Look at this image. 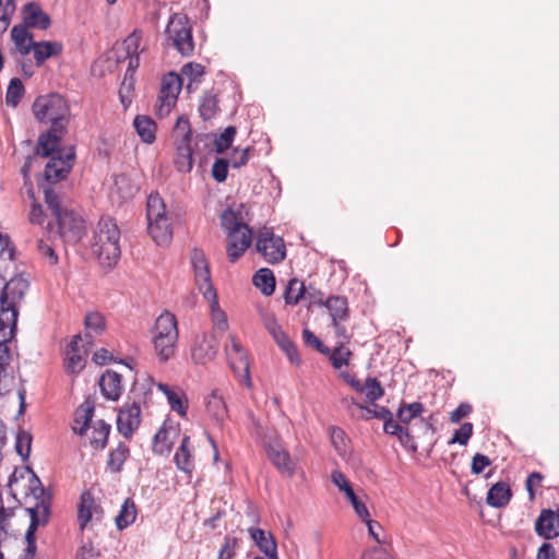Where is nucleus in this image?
<instances>
[{"label": "nucleus", "instance_id": "nucleus-1", "mask_svg": "<svg viewBox=\"0 0 559 559\" xmlns=\"http://www.w3.org/2000/svg\"><path fill=\"white\" fill-rule=\"evenodd\" d=\"M33 112L40 122L51 123V128L41 133L35 155L48 156L60 144L70 117L66 99L58 94L41 95L33 104Z\"/></svg>", "mask_w": 559, "mask_h": 559}, {"label": "nucleus", "instance_id": "nucleus-2", "mask_svg": "<svg viewBox=\"0 0 559 559\" xmlns=\"http://www.w3.org/2000/svg\"><path fill=\"white\" fill-rule=\"evenodd\" d=\"M45 202L57 221L56 234L68 243H76L85 234L83 217L72 209L69 200L52 189L44 188Z\"/></svg>", "mask_w": 559, "mask_h": 559}, {"label": "nucleus", "instance_id": "nucleus-3", "mask_svg": "<svg viewBox=\"0 0 559 559\" xmlns=\"http://www.w3.org/2000/svg\"><path fill=\"white\" fill-rule=\"evenodd\" d=\"M120 230L116 221L109 216L99 219L92 239V252L99 262L108 267L115 265L121 254Z\"/></svg>", "mask_w": 559, "mask_h": 559}, {"label": "nucleus", "instance_id": "nucleus-4", "mask_svg": "<svg viewBox=\"0 0 559 559\" xmlns=\"http://www.w3.org/2000/svg\"><path fill=\"white\" fill-rule=\"evenodd\" d=\"M29 490L36 498L37 502L34 507L27 508L31 516V523L25 534L27 547L25 549V558L31 559L36 552L35 532L39 526H45L50 518L51 497L46 495L40 479L32 473L29 479Z\"/></svg>", "mask_w": 559, "mask_h": 559}, {"label": "nucleus", "instance_id": "nucleus-5", "mask_svg": "<svg viewBox=\"0 0 559 559\" xmlns=\"http://www.w3.org/2000/svg\"><path fill=\"white\" fill-rule=\"evenodd\" d=\"M221 223L227 233V255L229 261L234 263L251 246L252 231L231 209L223 212Z\"/></svg>", "mask_w": 559, "mask_h": 559}, {"label": "nucleus", "instance_id": "nucleus-6", "mask_svg": "<svg viewBox=\"0 0 559 559\" xmlns=\"http://www.w3.org/2000/svg\"><path fill=\"white\" fill-rule=\"evenodd\" d=\"M178 337L176 317L168 311L163 312L152 329V344L159 361L165 362L175 355Z\"/></svg>", "mask_w": 559, "mask_h": 559}, {"label": "nucleus", "instance_id": "nucleus-7", "mask_svg": "<svg viewBox=\"0 0 559 559\" xmlns=\"http://www.w3.org/2000/svg\"><path fill=\"white\" fill-rule=\"evenodd\" d=\"M146 217L153 240L158 246L168 245L173 238L171 222L166 204L157 192L151 193L147 198Z\"/></svg>", "mask_w": 559, "mask_h": 559}, {"label": "nucleus", "instance_id": "nucleus-8", "mask_svg": "<svg viewBox=\"0 0 559 559\" xmlns=\"http://www.w3.org/2000/svg\"><path fill=\"white\" fill-rule=\"evenodd\" d=\"M17 309L1 305L0 308V396L8 392L3 385L7 379L5 367L9 365L10 350L7 343L11 341L16 329Z\"/></svg>", "mask_w": 559, "mask_h": 559}, {"label": "nucleus", "instance_id": "nucleus-9", "mask_svg": "<svg viewBox=\"0 0 559 559\" xmlns=\"http://www.w3.org/2000/svg\"><path fill=\"white\" fill-rule=\"evenodd\" d=\"M166 35L168 41H170L182 56H190L193 52L194 44L191 27L185 14L176 13L169 19Z\"/></svg>", "mask_w": 559, "mask_h": 559}, {"label": "nucleus", "instance_id": "nucleus-10", "mask_svg": "<svg viewBox=\"0 0 559 559\" xmlns=\"http://www.w3.org/2000/svg\"><path fill=\"white\" fill-rule=\"evenodd\" d=\"M182 85L181 76L175 72H169L163 76L155 105V112L159 118L168 116L174 109Z\"/></svg>", "mask_w": 559, "mask_h": 559}, {"label": "nucleus", "instance_id": "nucleus-11", "mask_svg": "<svg viewBox=\"0 0 559 559\" xmlns=\"http://www.w3.org/2000/svg\"><path fill=\"white\" fill-rule=\"evenodd\" d=\"M47 157L50 158L45 167V179L48 182H57L70 171L75 154L72 147L64 151L58 144Z\"/></svg>", "mask_w": 559, "mask_h": 559}, {"label": "nucleus", "instance_id": "nucleus-12", "mask_svg": "<svg viewBox=\"0 0 559 559\" xmlns=\"http://www.w3.org/2000/svg\"><path fill=\"white\" fill-rule=\"evenodd\" d=\"M225 353L239 382L251 388L252 382L250 379L248 357L243 347L234 335H229V343L225 346Z\"/></svg>", "mask_w": 559, "mask_h": 559}, {"label": "nucleus", "instance_id": "nucleus-13", "mask_svg": "<svg viewBox=\"0 0 559 559\" xmlns=\"http://www.w3.org/2000/svg\"><path fill=\"white\" fill-rule=\"evenodd\" d=\"M257 250L269 263H278L284 260L286 255L283 239L275 236L274 233L267 228L260 231L257 240Z\"/></svg>", "mask_w": 559, "mask_h": 559}, {"label": "nucleus", "instance_id": "nucleus-14", "mask_svg": "<svg viewBox=\"0 0 559 559\" xmlns=\"http://www.w3.org/2000/svg\"><path fill=\"white\" fill-rule=\"evenodd\" d=\"M191 264L194 270L195 282L203 295L213 298V284L211 280L209 262L202 250L194 248L191 252Z\"/></svg>", "mask_w": 559, "mask_h": 559}, {"label": "nucleus", "instance_id": "nucleus-15", "mask_svg": "<svg viewBox=\"0 0 559 559\" xmlns=\"http://www.w3.org/2000/svg\"><path fill=\"white\" fill-rule=\"evenodd\" d=\"M217 347L218 341L214 334H202L195 337L191 348V357L195 364L204 365L216 356Z\"/></svg>", "mask_w": 559, "mask_h": 559}, {"label": "nucleus", "instance_id": "nucleus-16", "mask_svg": "<svg viewBox=\"0 0 559 559\" xmlns=\"http://www.w3.org/2000/svg\"><path fill=\"white\" fill-rule=\"evenodd\" d=\"M141 423V408L138 402L124 405L117 418V428L126 438H130Z\"/></svg>", "mask_w": 559, "mask_h": 559}, {"label": "nucleus", "instance_id": "nucleus-17", "mask_svg": "<svg viewBox=\"0 0 559 559\" xmlns=\"http://www.w3.org/2000/svg\"><path fill=\"white\" fill-rule=\"evenodd\" d=\"M331 480L340 491L344 492L345 497L352 503L356 514L361 520H366L369 516V511L366 504L356 496L346 476L340 471H333L331 474Z\"/></svg>", "mask_w": 559, "mask_h": 559}, {"label": "nucleus", "instance_id": "nucleus-18", "mask_svg": "<svg viewBox=\"0 0 559 559\" xmlns=\"http://www.w3.org/2000/svg\"><path fill=\"white\" fill-rule=\"evenodd\" d=\"M267 456L275 465V467L286 476H293L295 473V464L290 459L289 453L283 448L281 442H265L264 443Z\"/></svg>", "mask_w": 559, "mask_h": 559}, {"label": "nucleus", "instance_id": "nucleus-19", "mask_svg": "<svg viewBox=\"0 0 559 559\" xmlns=\"http://www.w3.org/2000/svg\"><path fill=\"white\" fill-rule=\"evenodd\" d=\"M28 289V282L23 276H15L2 286L0 305L16 308V304Z\"/></svg>", "mask_w": 559, "mask_h": 559}, {"label": "nucleus", "instance_id": "nucleus-20", "mask_svg": "<svg viewBox=\"0 0 559 559\" xmlns=\"http://www.w3.org/2000/svg\"><path fill=\"white\" fill-rule=\"evenodd\" d=\"M80 342H83L81 335H75L66 350L64 367L69 373H78L85 366V355L87 349L80 347Z\"/></svg>", "mask_w": 559, "mask_h": 559}, {"label": "nucleus", "instance_id": "nucleus-21", "mask_svg": "<svg viewBox=\"0 0 559 559\" xmlns=\"http://www.w3.org/2000/svg\"><path fill=\"white\" fill-rule=\"evenodd\" d=\"M535 532L545 539L559 536V510H542L535 522Z\"/></svg>", "mask_w": 559, "mask_h": 559}, {"label": "nucleus", "instance_id": "nucleus-22", "mask_svg": "<svg viewBox=\"0 0 559 559\" xmlns=\"http://www.w3.org/2000/svg\"><path fill=\"white\" fill-rule=\"evenodd\" d=\"M23 25L26 27L47 29L50 25V17L36 2L26 3L22 10Z\"/></svg>", "mask_w": 559, "mask_h": 559}, {"label": "nucleus", "instance_id": "nucleus-23", "mask_svg": "<svg viewBox=\"0 0 559 559\" xmlns=\"http://www.w3.org/2000/svg\"><path fill=\"white\" fill-rule=\"evenodd\" d=\"M248 533L258 548L269 559H280L277 555V544L272 533L255 527H249Z\"/></svg>", "mask_w": 559, "mask_h": 559}, {"label": "nucleus", "instance_id": "nucleus-24", "mask_svg": "<svg viewBox=\"0 0 559 559\" xmlns=\"http://www.w3.org/2000/svg\"><path fill=\"white\" fill-rule=\"evenodd\" d=\"M178 437L174 426H163L154 436L153 451L158 455L168 454Z\"/></svg>", "mask_w": 559, "mask_h": 559}, {"label": "nucleus", "instance_id": "nucleus-25", "mask_svg": "<svg viewBox=\"0 0 559 559\" xmlns=\"http://www.w3.org/2000/svg\"><path fill=\"white\" fill-rule=\"evenodd\" d=\"M103 514L102 509L95 503V500L88 492L81 496V503L79 508V523L80 528L84 530L88 522L100 520Z\"/></svg>", "mask_w": 559, "mask_h": 559}, {"label": "nucleus", "instance_id": "nucleus-26", "mask_svg": "<svg viewBox=\"0 0 559 559\" xmlns=\"http://www.w3.org/2000/svg\"><path fill=\"white\" fill-rule=\"evenodd\" d=\"M99 386L107 400L117 401L122 393L121 376L112 370H107L99 379Z\"/></svg>", "mask_w": 559, "mask_h": 559}, {"label": "nucleus", "instance_id": "nucleus-27", "mask_svg": "<svg viewBox=\"0 0 559 559\" xmlns=\"http://www.w3.org/2000/svg\"><path fill=\"white\" fill-rule=\"evenodd\" d=\"M32 50L36 66L40 67L47 59L59 56L62 45L58 41H35Z\"/></svg>", "mask_w": 559, "mask_h": 559}, {"label": "nucleus", "instance_id": "nucleus-28", "mask_svg": "<svg viewBox=\"0 0 559 559\" xmlns=\"http://www.w3.org/2000/svg\"><path fill=\"white\" fill-rule=\"evenodd\" d=\"M206 411L216 423H223L227 418V406L219 390H213L207 396Z\"/></svg>", "mask_w": 559, "mask_h": 559}, {"label": "nucleus", "instance_id": "nucleus-29", "mask_svg": "<svg viewBox=\"0 0 559 559\" xmlns=\"http://www.w3.org/2000/svg\"><path fill=\"white\" fill-rule=\"evenodd\" d=\"M512 492L507 483L498 481L489 490L486 502L493 508H503L511 500Z\"/></svg>", "mask_w": 559, "mask_h": 559}, {"label": "nucleus", "instance_id": "nucleus-30", "mask_svg": "<svg viewBox=\"0 0 559 559\" xmlns=\"http://www.w3.org/2000/svg\"><path fill=\"white\" fill-rule=\"evenodd\" d=\"M11 38L17 51L23 56L28 55L35 44L33 35L28 32V27L23 24L13 26L11 29Z\"/></svg>", "mask_w": 559, "mask_h": 559}, {"label": "nucleus", "instance_id": "nucleus-31", "mask_svg": "<svg viewBox=\"0 0 559 559\" xmlns=\"http://www.w3.org/2000/svg\"><path fill=\"white\" fill-rule=\"evenodd\" d=\"M323 305L332 319V322L336 321H346L349 316L348 302L347 299L340 296H332L328 298L325 301H322Z\"/></svg>", "mask_w": 559, "mask_h": 559}, {"label": "nucleus", "instance_id": "nucleus-32", "mask_svg": "<svg viewBox=\"0 0 559 559\" xmlns=\"http://www.w3.org/2000/svg\"><path fill=\"white\" fill-rule=\"evenodd\" d=\"M175 463L177 467L185 473H191L194 468V461L190 448V438L188 436L182 438L181 443L175 453Z\"/></svg>", "mask_w": 559, "mask_h": 559}, {"label": "nucleus", "instance_id": "nucleus-33", "mask_svg": "<svg viewBox=\"0 0 559 559\" xmlns=\"http://www.w3.org/2000/svg\"><path fill=\"white\" fill-rule=\"evenodd\" d=\"M182 84L187 81L186 88L189 93L193 92L200 84L204 75V67L200 63L189 62L181 69Z\"/></svg>", "mask_w": 559, "mask_h": 559}, {"label": "nucleus", "instance_id": "nucleus-34", "mask_svg": "<svg viewBox=\"0 0 559 559\" xmlns=\"http://www.w3.org/2000/svg\"><path fill=\"white\" fill-rule=\"evenodd\" d=\"M133 126L136 133L145 143H153L156 138V123L147 116H136Z\"/></svg>", "mask_w": 559, "mask_h": 559}, {"label": "nucleus", "instance_id": "nucleus-35", "mask_svg": "<svg viewBox=\"0 0 559 559\" xmlns=\"http://www.w3.org/2000/svg\"><path fill=\"white\" fill-rule=\"evenodd\" d=\"M94 407L90 403L82 404L75 412L72 429L78 435H84L90 429Z\"/></svg>", "mask_w": 559, "mask_h": 559}, {"label": "nucleus", "instance_id": "nucleus-36", "mask_svg": "<svg viewBox=\"0 0 559 559\" xmlns=\"http://www.w3.org/2000/svg\"><path fill=\"white\" fill-rule=\"evenodd\" d=\"M114 189L123 200L131 199L139 191L138 185L126 174L115 177Z\"/></svg>", "mask_w": 559, "mask_h": 559}, {"label": "nucleus", "instance_id": "nucleus-37", "mask_svg": "<svg viewBox=\"0 0 559 559\" xmlns=\"http://www.w3.org/2000/svg\"><path fill=\"white\" fill-rule=\"evenodd\" d=\"M90 443L95 449H104L110 432V426L104 420H97L91 427Z\"/></svg>", "mask_w": 559, "mask_h": 559}, {"label": "nucleus", "instance_id": "nucleus-38", "mask_svg": "<svg viewBox=\"0 0 559 559\" xmlns=\"http://www.w3.org/2000/svg\"><path fill=\"white\" fill-rule=\"evenodd\" d=\"M192 131L188 118L178 117L173 129L174 145L191 144Z\"/></svg>", "mask_w": 559, "mask_h": 559}, {"label": "nucleus", "instance_id": "nucleus-39", "mask_svg": "<svg viewBox=\"0 0 559 559\" xmlns=\"http://www.w3.org/2000/svg\"><path fill=\"white\" fill-rule=\"evenodd\" d=\"M204 298L210 302L211 316L214 326L221 332H225L228 329V321L226 313L219 308L216 290H213V298L210 295H203Z\"/></svg>", "mask_w": 559, "mask_h": 559}, {"label": "nucleus", "instance_id": "nucleus-40", "mask_svg": "<svg viewBox=\"0 0 559 559\" xmlns=\"http://www.w3.org/2000/svg\"><path fill=\"white\" fill-rule=\"evenodd\" d=\"M253 284L265 296H270L275 290V277L270 269H260L253 276Z\"/></svg>", "mask_w": 559, "mask_h": 559}, {"label": "nucleus", "instance_id": "nucleus-41", "mask_svg": "<svg viewBox=\"0 0 559 559\" xmlns=\"http://www.w3.org/2000/svg\"><path fill=\"white\" fill-rule=\"evenodd\" d=\"M85 328L87 333L84 335L87 345L93 344L92 333L99 334L105 328V319L99 312H91L85 317Z\"/></svg>", "mask_w": 559, "mask_h": 559}, {"label": "nucleus", "instance_id": "nucleus-42", "mask_svg": "<svg viewBox=\"0 0 559 559\" xmlns=\"http://www.w3.org/2000/svg\"><path fill=\"white\" fill-rule=\"evenodd\" d=\"M136 519L135 503L131 499H126L121 509L116 516V525L119 530H123L131 525Z\"/></svg>", "mask_w": 559, "mask_h": 559}, {"label": "nucleus", "instance_id": "nucleus-43", "mask_svg": "<svg viewBox=\"0 0 559 559\" xmlns=\"http://www.w3.org/2000/svg\"><path fill=\"white\" fill-rule=\"evenodd\" d=\"M129 456V448L119 443L118 447L110 451L107 460V468L111 473H119Z\"/></svg>", "mask_w": 559, "mask_h": 559}, {"label": "nucleus", "instance_id": "nucleus-44", "mask_svg": "<svg viewBox=\"0 0 559 559\" xmlns=\"http://www.w3.org/2000/svg\"><path fill=\"white\" fill-rule=\"evenodd\" d=\"M175 165L181 173H189L193 167L191 144L176 145Z\"/></svg>", "mask_w": 559, "mask_h": 559}, {"label": "nucleus", "instance_id": "nucleus-45", "mask_svg": "<svg viewBox=\"0 0 559 559\" xmlns=\"http://www.w3.org/2000/svg\"><path fill=\"white\" fill-rule=\"evenodd\" d=\"M218 111L217 96L211 92L205 93L200 100L199 112L203 120H211Z\"/></svg>", "mask_w": 559, "mask_h": 559}, {"label": "nucleus", "instance_id": "nucleus-46", "mask_svg": "<svg viewBox=\"0 0 559 559\" xmlns=\"http://www.w3.org/2000/svg\"><path fill=\"white\" fill-rule=\"evenodd\" d=\"M305 294V285L302 282L297 278H293L289 281L286 292H285V302L287 305H296L302 298Z\"/></svg>", "mask_w": 559, "mask_h": 559}, {"label": "nucleus", "instance_id": "nucleus-47", "mask_svg": "<svg viewBox=\"0 0 559 559\" xmlns=\"http://www.w3.org/2000/svg\"><path fill=\"white\" fill-rule=\"evenodd\" d=\"M24 94V86L22 81L17 78H14L10 81L7 94H5V103L8 106L16 107L20 103L22 96Z\"/></svg>", "mask_w": 559, "mask_h": 559}, {"label": "nucleus", "instance_id": "nucleus-48", "mask_svg": "<svg viewBox=\"0 0 559 559\" xmlns=\"http://www.w3.org/2000/svg\"><path fill=\"white\" fill-rule=\"evenodd\" d=\"M424 412V406L419 402H414L411 404H404L400 407L397 412V417L401 423L408 424L414 418L420 416Z\"/></svg>", "mask_w": 559, "mask_h": 559}, {"label": "nucleus", "instance_id": "nucleus-49", "mask_svg": "<svg viewBox=\"0 0 559 559\" xmlns=\"http://www.w3.org/2000/svg\"><path fill=\"white\" fill-rule=\"evenodd\" d=\"M15 12V0H0V34H3Z\"/></svg>", "mask_w": 559, "mask_h": 559}, {"label": "nucleus", "instance_id": "nucleus-50", "mask_svg": "<svg viewBox=\"0 0 559 559\" xmlns=\"http://www.w3.org/2000/svg\"><path fill=\"white\" fill-rule=\"evenodd\" d=\"M350 355V350L345 346V344H343V342H340L330 355L332 366L335 369H341L342 367L347 366Z\"/></svg>", "mask_w": 559, "mask_h": 559}, {"label": "nucleus", "instance_id": "nucleus-51", "mask_svg": "<svg viewBox=\"0 0 559 559\" xmlns=\"http://www.w3.org/2000/svg\"><path fill=\"white\" fill-rule=\"evenodd\" d=\"M274 341L283 349V352L287 355L288 359L292 362L298 364L300 361L298 350L295 344L288 338V336L285 333L281 334Z\"/></svg>", "mask_w": 559, "mask_h": 559}, {"label": "nucleus", "instance_id": "nucleus-52", "mask_svg": "<svg viewBox=\"0 0 559 559\" xmlns=\"http://www.w3.org/2000/svg\"><path fill=\"white\" fill-rule=\"evenodd\" d=\"M134 82L132 75L128 76V73H126L123 81L121 83V86L119 88V97L121 100V104L123 105L124 109L129 107L132 100V94L134 90Z\"/></svg>", "mask_w": 559, "mask_h": 559}, {"label": "nucleus", "instance_id": "nucleus-53", "mask_svg": "<svg viewBox=\"0 0 559 559\" xmlns=\"http://www.w3.org/2000/svg\"><path fill=\"white\" fill-rule=\"evenodd\" d=\"M260 317L265 329L269 331V333L272 335L274 340L284 333L281 326L278 325L275 316L272 312L261 310Z\"/></svg>", "mask_w": 559, "mask_h": 559}, {"label": "nucleus", "instance_id": "nucleus-54", "mask_svg": "<svg viewBox=\"0 0 559 559\" xmlns=\"http://www.w3.org/2000/svg\"><path fill=\"white\" fill-rule=\"evenodd\" d=\"M166 397L174 412H177L181 416L186 415L187 404L183 401V393L180 390H173Z\"/></svg>", "mask_w": 559, "mask_h": 559}, {"label": "nucleus", "instance_id": "nucleus-55", "mask_svg": "<svg viewBox=\"0 0 559 559\" xmlns=\"http://www.w3.org/2000/svg\"><path fill=\"white\" fill-rule=\"evenodd\" d=\"M330 437L335 450L341 455H345L347 452V441L345 432L338 427H332L330 428Z\"/></svg>", "mask_w": 559, "mask_h": 559}, {"label": "nucleus", "instance_id": "nucleus-56", "mask_svg": "<svg viewBox=\"0 0 559 559\" xmlns=\"http://www.w3.org/2000/svg\"><path fill=\"white\" fill-rule=\"evenodd\" d=\"M237 547L238 538L230 535L225 536L224 543L218 551L217 559H234Z\"/></svg>", "mask_w": 559, "mask_h": 559}, {"label": "nucleus", "instance_id": "nucleus-57", "mask_svg": "<svg viewBox=\"0 0 559 559\" xmlns=\"http://www.w3.org/2000/svg\"><path fill=\"white\" fill-rule=\"evenodd\" d=\"M357 406L362 411L361 417L365 419L379 418L384 420L391 413L388 408L379 406L373 402H371L370 407H364L360 404H357Z\"/></svg>", "mask_w": 559, "mask_h": 559}, {"label": "nucleus", "instance_id": "nucleus-58", "mask_svg": "<svg viewBox=\"0 0 559 559\" xmlns=\"http://www.w3.org/2000/svg\"><path fill=\"white\" fill-rule=\"evenodd\" d=\"M364 392H366V396L369 402H374L384 394L380 382L376 378L366 379Z\"/></svg>", "mask_w": 559, "mask_h": 559}, {"label": "nucleus", "instance_id": "nucleus-59", "mask_svg": "<svg viewBox=\"0 0 559 559\" xmlns=\"http://www.w3.org/2000/svg\"><path fill=\"white\" fill-rule=\"evenodd\" d=\"M236 135V128L228 127L225 131L215 140V147L217 153L225 152L233 143Z\"/></svg>", "mask_w": 559, "mask_h": 559}, {"label": "nucleus", "instance_id": "nucleus-60", "mask_svg": "<svg viewBox=\"0 0 559 559\" xmlns=\"http://www.w3.org/2000/svg\"><path fill=\"white\" fill-rule=\"evenodd\" d=\"M141 34L134 31L122 43L126 56L140 55Z\"/></svg>", "mask_w": 559, "mask_h": 559}, {"label": "nucleus", "instance_id": "nucleus-61", "mask_svg": "<svg viewBox=\"0 0 559 559\" xmlns=\"http://www.w3.org/2000/svg\"><path fill=\"white\" fill-rule=\"evenodd\" d=\"M473 435V424L464 423L457 430H455L453 437L449 440V444L460 443L465 445Z\"/></svg>", "mask_w": 559, "mask_h": 559}, {"label": "nucleus", "instance_id": "nucleus-62", "mask_svg": "<svg viewBox=\"0 0 559 559\" xmlns=\"http://www.w3.org/2000/svg\"><path fill=\"white\" fill-rule=\"evenodd\" d=\"M364 521L368 526L369 535L374 539V542L379 545H384L386 543V535L383 527L377 521L370 520L369 516Z\"/></svg>", "mask_w": 559, "mask_h": 559}, {"label": "nucleus", "instance_id": "nucleus-63", "mask_svg": "<svg viewBox=\"0 0 559 559\" xmlns=\"http://www.w3.org/2000/svg\"><path fill=\"white\" fill-rule=\"evenodd\" d=\"M229 163V159L218 158L213 164L212 175L217 182H224L226 180Z\"/></svg>", "mask_w": 559, "mask_h": 559}, {"label": "nucleus", "instance_id": "nucleus-64", "mask_svg": "<svg viewBox=\"0 0 559 559\" xmlns=\"http://www.w3.org/2000/svg\"><path fill=\"white\" fill-rule=\"evenodd\" d=\"M31 442H32V437L27 432L23 431L16 436V444H15L16 452L23 459L28 457V455L31 453Z\"/></svg>", "mask_w": 559, "mask_h": 559}]
</instances>
